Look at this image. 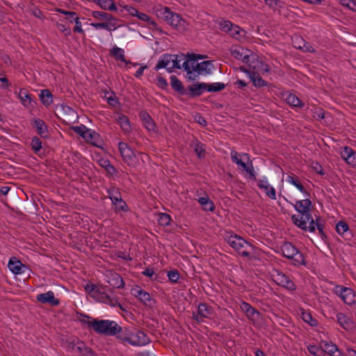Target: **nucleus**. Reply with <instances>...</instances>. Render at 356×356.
Instances as JSON below:
<instances>
[{"mask_svg":"<svg viewBox=\"0 0 356 356\" xmlns=\"http://www.w3.org/2000/svg\"><path fill=\"white\" fill-rule=\"evenodd\" d=\"M118 149L124 163L128 165H135L136 163V156L127 143L120 142L118 143Z\"/></svg>","mask_w":356,"mask_h":356,"instance_id":"nucleus-8","label":"nucleus"},{"mask_svg":"<svg viewBox=\"0 0 356 356\" xmlns=\"http://www.w3.org/2000/svg\"><path fill=\"white\" fill-rule=\"evenodd\" d=\"M90 327L97 334L105 336H118L122 332V327L116 322L109 320L93 318L90 321Z\"/></svg>","mask_w":356,"mask_h":356,"instance_id":"nucleus-1","label":"nucleus"},{"mask_svg":"<svg viewBox=\"0 0 356 356\" xmlns=\"http://www.w3.org/2000/svg\"><path fill=\"white\" fill-rule=\"evenodd\" d=\"M284 257L292 261L295 266L305 265V259L302 253L290 242H285L281 247Z\"/></svg>","mask_w":356,"mask_h":356,"instance_id":"nucleus-4","label":"nucleus"},{"mask_svg":"<svg viewBox=\"0 0 356 356\" xmlns=\"http://www.w3.org/2000/svg\"><path fill=\"white\" fill-rule=\"evenodd\" d=\"M188 95L191 98H195L201 96L206 89V83H199L188 86L186 88Z\"/></svg>","mask_w":356,"mask_h":356,"instance_id":"nucleus-13","label":"nucleus"},{"mask_svg":"<svg viewBox=\"0 0 356 356\" xmlns=\"http://www.w3.org/2000/svg\"><path fill=\"white\" fill-rule=\"evenodd\" d=\"M19 98L21 103L26 107L29 108L31 106V98L26 90L21 89L19 92Z\"/></svg>","mask_w":356,"mask_h":356,"instance_id":"nucleus-37","label":"nucleus"},{"mask_svg":"<svg viewBox=\"0 0 356 356\" xmlns=\"http://www.w3.org/2000/svg\"><path fill=\"white\" fill-rule=\"evenodd\" d=\"M192 145H194V151L199 159H203L205 156L204 145L197 139L194 138L192 140Z\"/></svg>","mask_w":356,"mask_h":356,"instance_id":"nucleus-34","label":"nucleus"},{"mask_svg":"<svg viewBox=\"0 0 356 356\" xmlns=\"http://www.w3.org/2000/svg\"><path fill=\"white\" fill-rule=\"evenodd\" d=\"M156 13L158 17L164 19L176 29L179 30L183 26L181 17L178 14L172 12L168 7H161L156 10Z\"/></svg>","mask_w":356,"mask_h":356,"instance_id":"nucleus-6","label":"nucleus"},{"mask_svg":"<svg viewBox=\"0 0 356 356\" xmlns=\"http://www.w3.org/2000/svg\"><path fill=\"white\" fill-rule=\"evenodd\" d=\"M241 309L245 313L248 318L252 321H257L261 317L260 312L250 305L249 303L243 302L241 305Z\"/></svg>","mask_w":356,"mask_h":356,"instance_id":"nucleus-12","label":"nucleus"},{"mask_svg":"<svg viewBox=\"0 0 356 356\" xmlns=\"http://www.w3.org/2000/svg\"><path fill=\"white\" fill-rule=\"evenodd\" d=\"M108 282L111 286L117 289H122L124 286L123 279L118 273H112Z\"/></svg>","mask_w":356,"mask_h":356,"instance_id":"nucleus-32","label":"nucleus"},{"mask_svg":"<svg viewBox=\"0 0 356 356\" xmlns=\"http://www.w3.org/2000/svg\"><path fill=\"white\" fill-rule=\"evenodd\" d=\"M140 118L143 120L144 126L148 131H155V123L147 112L142 111L140 113Z\"/></svg>","mask_w":356,"mask_h":356,"instance_id":"nucleus-22","label":"nucleus"},{"mask_svg":"<svg viewBox=\"0 0 356 356\" xmlns=\"http://www.w3.org/2000/svg\"><path fill=\"white\" fill-rule=\"evenodd\" d=\"M90 26L96 28V29H104L107 31H112V29H111L109 24H108L107 22H102L99 23H90Z\"/></svg>","mask_w":356,"mask_h":356,"instance_id":"nucleus-58","label":"nucleus"},{"mask_svg":"<svg viewBox=\"0 0 356 356\" xmlns=\"http://www.w3.org/2000/svg\"><path fill=\"white\" fill-rule=\"evenodd\" d=\"M228 243L243 257L250 256L251 251L255 249V246L238 235L229 236L227 238Z\"/></svg>","mask_w":356,"mask_h":356,"instance_id":"nucleus-3","label":"nucleus"},{"mask_svg":"<svg viewBox=\"0 0 356 356\" xmlns=\"http://www.w3.org/2000/svg\"><path fill=\"white\" fill-rule=\"evenodd\" d=\"M73 130L80 135L83 138L87 140L88 129L84 125L76 126L73 127Z\"/></svg>","mask_w":356,"mask_h":356,"instance_id":"nucleus-51","label":"nucleus"},{"mask_svg":"<svg viewBox=\"0 0 356 356\" xmlns=\"http://www.w3.org/2000/svg\"><path fill=\"white\" fill-rule=\"evenodd\" d=\"M244 49L243 48H238L235 49L231 50V55L237 60H241L243 59V56L245 55Z\"/></svg>","mask_w":356,"mask_h":356,"instance_id":"nucleus-54","label":"nucleus"},{"mask_svg":"<svg viewBox=\"0 0 356 356\" xmlns=\"http://www.w3.org/2000/svg\"><path fill=\"white\" fill-rule=\"evenodd\" d=\"M171 218L170 215L165 213H161L159 214L158 222L161 226L165 227L170 224Z\"/></svg>","mask_w":356,"mask_h":356,"instance_id":"nucleus-48","label":"nucleus"},{"mask_svg":"<svg viewBox=\"0 0 356 356\" xmlns=\"http://www.w3.org/2000/svg\"><path fill=\"white\" fill-rule=\"evenodd\" d=\"M117 121L119 123V124L120 125L122 129L124 132L127 133V132H129L131 131V127L129 120L128 117H127L125 115H123V114L119 115V116L117 119Z\"/></svg>","mask_w":356,"mask_h":356,"instance_id":"nucleus-36","label":"nucleus"},{"mask_svg":"<svg viewBox=\"0 0 356 356\" xmlns=\"http://www.w3.org/2000/svg\"><path fill=\"white\" fill-rule=\"evenodd\" d=\"M117 339L134 346H143L150 342V339L144 332L138 330L133 333L127 329H122V332L117 336Z\"/></svg>","mask_w":356,"mask_h":356,"instance_id":"nucleus-2","label":"nucleus"},{"mask_svg":"<svg viewBox=\"0 0 356 356\" xmlns=\"http://www.w3.org/2000/svg\"><path fill=\"white\" fill-rule=\"evenodd\" d=\"M321 348L331 356H341V353L335 343L332 341H321Z\"/></svg>","mask_w":356,"mask_h":356,"instance_id":"nucleus-14","label":"nucleus"},{"mask_svg":"<svg viewBox=\"0 0 356 356\" xmlns=\"http://www.w3.org/2000/svg\"><path fill=\"white\" fill-rule=\"evenodd\" d=\"M90 296L95 300L108 304L112 307H119L124 310L122 305L114 298H111L104 291H100L95 284L90 283Z\"/></svg>","mask_w":356,"mask_h":356,"instance_id":"nucleus-7","label":"nucleus"},{"mask_svg":"<svg viewBox=\"0 0 356 356\" xmlns=\"http://www.w3.org/2000/svg\"><path fill=\"white\" fill-rule=\"evenodd\" d=\"M36 300L42 304H48L51 306H57L60 303L59 300L55 298L54 293L52 291L38 294Z\"/></svg>","mask_w":356,"mask_h":356,"instance_id":"nucleus-11","label":"nucleus"},{"mask_svg":"<svg viewBox=\"0 0 356 356\" xmlns=\"http://www.w3.org/2000/svg\"><path fill=\"white\" fill-rule=\"evenodd\" d=\"M317 228L319 234L321 235V237L323 241H325V240L327 238L326 234H325L323 229H324V224L321 222L320 218H317L315 222V229Z\"/></svg>","mask_w":356,"mask_h":356,"instance_id":"nucleus-49","label":"nucleus"},{"mask_svg":"<svg viewBox=\"0 0 356 356\" xmlns=\"http://www.w3.org/2000/svg\"><path fill=\"white\" fill-rule=\"evenodd\" d=\"M337 322L346 330H352L354 328V323L351 319L343 314V313H338L337 314Z\"/></svg>","mask_w":356,"mask_h":356,"instance_id":"nucleus-17","label":"nucleus"},{"mask_svg":"<svg viewBox=\"0 0 356 356\" xmlns=\"http://www.w3.org/2000/svg\"><path fill=\"white\" fill-rule=\"evenodd\" d=\"M294 207L298 213H307V211H310L312 202L309 199L298 200L294 204Z\"/></svg>","mask_w":356,"mask_h":356,"instance_id":"nucleus-25","label":"nucleus"},{"mask_svg":"<svg viewBox=\"0 0 356 356\" xmlns=\"http://www.w3.org/2000/svg\"><path fill=\"white\" fill-rule=\"evenodd\" d=\"M92 1L105 10L113 11L115 9V3L113 0H92Z\"/></svg>","mask_w":356,"mask_h":356,"instance_id":"nucleus-31","label":"nucleus"},{"mask_svg":"<svg viewBox=\"0 0 356 356\" xmlns=\"http://www.w3.org/2000/svg\"><path fill=\"white\" fill-rule=\"evenodd\" d=\"M104 141L101 136L95 131H90V146H95L104 152Z\"/></svg>","mask_w":356,"mask_h":356,"instance_id":"nucleus-27","label":"nucleus"},{"mask_svg":"<svg viewBox=\"0 0 356 356\" xmlns=\"http://www.w3.org/2000/svg\"><path fill=\"white\" fill-rule=\"evenodd\" d=\"M250 79L252 82L253 85L256 88H261L264 86H268L269 88L273 87V85L268 83L266 81L264 80L257 72H254V74H252Z\"/></svg>","mask_w":356,"mask_h":356,"instance_id":"nucleus-24","label":"nucleus"},{"mask_svg":"<svg viewBox=\"0 0 356 356\" xmlns=\"http://www.w3.org/2000/svg\"><path fill=\"white\" fill-rule=\"evenodd\" d=\"M336 231L344 238L349 237L351 235L348 225L344 221H339L336 225Z\"/></svg>","mask_w":356,"mask_h":356,"instance_id":"nucleus-30","label":"nucleus"},{"mask_svg":"<svg viewBox=\"0 0 356 356\" xmlns=\"http://www.w3.org/2000/svg\"><path fill=\"white\" fill-rule=\"evenodd\" d=\"M34 124L36 129L37 134L42 138H49V133L47 131V127L44 122L41 119H35Z\"/></svg>","mask_w":356,"mask_h":356,"instance_id":"nucleus-20","label":"nucleus"},{"mask_svg":"<svg viewBox=\"0 0 356 356\" xmlns=\"http://www.w3.org/2000/svg\"><path fill=\"white\" fill-rule=\"evenodd\" d=\"M301 317L305 323H308L312 327L317 326L318 321L312 317L310 312L302 309Z\"/></svg>","mask_w":356,"mask_h":356,"instance_id":"nucleus-38","label":"nucleus"},{"mask_svg":"<svg viewBox=\"0 0 356 356\" xmlns=\"http://www.w3.org/2000/svg\"><path fill=\"white\" fill-rule=\"evenodd\" d=\"M213 67V60H206L197 63L194 68H192L193 72H196L199 74L211 73V69Z\"/></svg>","mask_w":356,"mask_h":356,"instance_id":"nucleus-16","label":"nucleus"},{"mask_svg":"<svg viewBox=\"0 0 356 356\" xmlns=\"http://www.w3.org/2000/svg\"><path fill=\"white\" fill-rule=\"evenodd\" d=\"M257 56L255 54H245L243 56L242 61L246 63L250 68H252L253 70H255V65H253L254 60L257 59Z\"/></svg>","mask_w":356,"mask_h":356,"instance_id":"nucleus-47","label":"nucleus"},{"mask_svg":"<svg viewBox=\"0 0 356 356\" xmlns=\"http://www.w3.org/2000/svg\"><path fill=\"white\" fill-rule=\"evenodd\" d=\"M108 196L112 202L117 205L119 203V207L122 210H124V207L127 206L124 201L122 200L121 193L117 188H111L108 191Z\"/></svg>","mask_w":356,"mask_h":356,"instance_id":"nucleus-15","label":"nucleus"},{"mask_svg":"<svg viewBox=\"0 0 356 356\" xmlns=\"http://www.w3.org/2000/svg\"><path fill=\"white\" fill-rule=\"evenodd\" d=\"M168 277L172 283H177L179 278V273L177 270H170L168 272Z\"/></svg>","mask_w":356,"mask_h":356,"instance_id":"nucleus-56","label":"nucleus"},{"mask_svg":"<svg viewBox=\"0 0 356 356\" xmlns=\"http://www.w3.org/2000/svg\"><path fill=\"white\" fill-rule=\"evenodd\" d=\"M266 4L274 10L279 8H283V3L280 0H264Z\"/></svg>","mask_w":356,"mask_h":356,"instance_id":"nucleus-52","label":"nucleus"},{"mask_svg":"<svg viewBox=\"0 0 356 356\" xmlns=\"http://www.w3.org/2000/svg\"><path fill=\"white\" fill-rule=\"evenodd\" d=\"M170 85L173 90L178 94L183 95L187 93V90L184 88L182 82L175 75L170 76Z\"/></svg>","mask_w":356,"mask_h":356,"instance_id":"nucleus-18","label":"nucleus"},{"mask_svg":"<svg viewBox=\"0 0 356 356\" xmlns=\"http://www.w3.org/2000/svg\"><path fill=\"white\" fill-rule=\"evenodd\" d=\"M113 11H115L117 15H118L119 16H125L127 15L126 13V11H127V6H120L119 8H118L116 6H115V9H113Z\"/></svg>","mask_w":356,"mask_h":356,"instance_id":"nucleus-63","label":"nucleus"},{"mask_svg":"<svg viewBox=\"0 0 356 356\" xmlns=\"http://www.w3.org/2000/svg\"><path fill=\"white\" fill-rule=\"evenodd\" d=\"M212 312L211 307L205 303H200L198 305L197 312H193L192 318L197 322H202L204 318H208Z\"/></svg>","mask_w":356,"mask_h":356,"instance_id":"nucleus-10","label":"nucleus"},{"mask_svg":"<svg viewBox=\"0 0 356 356\" xmlns=\"http://www.w3.org/2000/svg\"><path fill=\"white\" fill-rule=\"evenodd\" d=\"M104 97L107 99L108 104L113 107L119 104L118 99L113 92H106Z\"/></svg>","mask_w":356,"mask_h":356,"instance_id":"nucleus-44","label":"nucleus"},{"mask_svg":"<svg viewBox=\"0 0 356 356\" xmlns=\"http://www.w3.org/2000/svg\"><path fill=\"white\" fill-rule=\"evenodd\" d=\"M226 85L223 83L216 82L213 83H207L206 89L208 92H216L224 90Z\"/></svg>","mask_w":356,"mask_h":356,"instance_id":"nucleus-40","label":"nucleus"},{"mask_svg":"<svg viewBox=\"0 0 356 356\" xmlns=\"http://www.w3.org/2000/svg\"><path fill=\"white\" fill-rule=\"evenodd\" d=\"M31 147L35 152H38L42 148V141L37 137L34 136L31 140Z\"/></svg>","mask_w":356,"mask_h":356,"instance_id":"nucleus-50","label":"nucleus"},{"mask_svg":"<svg viewBox=\"0 0 356 356\" xmlns=\"http://www.w3.org/2000/svg\"><path fill=\"white\" fill-rule=\"evenodd\" d=\"M257 186L259 188L264 190L266 195L270 199H276L275 190L268 184L267 181L259 179L257 181Z\"/></svg>","mask_w":356,"mask_h":356,"instance_id":"nucleus-19","label":"nucleus"},{"mask_svg":"<svg viewBox=\"0 0 356 356\" xmlns=\"http://www.w3.org/2000/svg\"><path fill=\"white\" fill-rule=\"evenodd\" d=\"M257 56L255 54H245L243 56L242 61L246 63L250 68H252L253 70H255V65H253L254 60L257 59Z\"/></svg>","mask_w":356,"mask_h":356,"instance_id":"nucleus-46","label":"nucleus"},{"mask_svg":"<svg viewBox=\"0 0 356 356\" xmlns=\"http://www.w3.org/2000/svg\"><path fill=\"white\" fill-rule=\"evenodd\" d=\"M111 54L115 58L116 60H120L121 61L126 63V66L129 67L128 65H132L133 66H136L138 63H133L131 60H126L124 55V50L119 47H113L111 51Z\"/></svg>","mask_w":356,"mask_h":356,"instance_id":"nucleus-23","label":"nucleus"},{"mask_svg":"<svg viewBox=\"0 0 356 356\" xmlns=\"http://www.w3.org/2000/svg\"><path fill=\"white\" fill-rule=\"evenodd\" d=\"M52 95L51 92L47 90H42L41 91L40 98L42 102L45 105H49L52 102L51 99Z\"/></svg>","mask_w":356,"mask_h":356,"instance_id":"nucleus-45","label":"nucleus"},{"mask_svg":"<svg viewBox=\"0 0 356 356\" xmlns=\"http://www.w3.org/2000/svg\"><path fill=\"white\" fill-rule=\"evenodd\" d=\"M239 156L240 155L237 152L234 150L231 152V158L232 161L244 170L248 168V163L242 161L241 159H239Z\"/></svg>","mask_w":356,"mask_h":356,"instance_id":"nucleus-43","label":"nucleus"},{"mask_svg":"<svg viewBox=\"0 0 356 356\" xmlns=\"http://www.w3.org/2000/svg\"><path fill=\"white\" fill-rule=\"evenodd\" d=\"M232 26V23L229 21H223L220 24V29L221 31L227 32L228 33H229Z\"/></svg>","mask_w":356,"mask_h":356,"instance_id":"nucleus-60","label":"nucleus"},{"mask_svg":"<svg viewBox=\"0 0 356 356\" xmlns=\"http://www.w3.org/2000/svg\"><path fill=\"white\" fill-rule=\"evenodd\" d=\"M157 86L163 89V90H166L168 88V83H167V81L166 79L161 76H159L157 77Z\"/></svg>","mask_w":356,"mask_h":356,"instance_id":"nucleus-61","label":"nucleus"},{"mask_svg":"<svg viewBox=\"0 0 356 356\" xmlns=\"http://www.w3.org/2000/svg\"><path fill=\"white\" fill-rule=\"evenodd\" d=\"M139 300L143 305L149 307H153L156 303L155 300L151 298L150 294L144 290L140 292Z\"/></svg>","mask_w":356,"mask_h":356,"instance_id":"nucleus-35","label":"nucleus"},{"mask_svg":"<svg viewBox=\"0 0 356 356\" xmlns=\"http://www.w3.org/2000/svg\"><path fill=\"white\" fill-rule=\"evenodd\" d=\"M198 202L205 211H213L215 209L213 202L209 200L208 196L200 197Z\"/></svg>","mask_w":356,"mask_h":356,"instance_id":"nucleus-39","label":"nucleus"},{"mask_svg":"<svg viewBox=\"0 0 356 356\" xmlns=\"http://www.w3.org/2000/svg\"><path fill=\"white\" fill-rule=\"evenodd\" d=\"M175 56V55L173 54H163L155 66L154 70L157 71L161 68L167 67V66L171 63V60H172V58Z\"/></svg>","mask_w":356,"mask_h":356,"instance_id":"nucleus-29","label":"nucleus"},{"mask_svg":"<svg viewBox=\"0 0 356 356\" xmlns=\"http://www.w3.org/2000/svg\"><path fill=\"white\" fill-rule=\"evenodd\" d=\"M111 19L108 20V24H109L111 29H112V30H115L116 29L119 28L121 25L119 24V22L120 20L118 19L117 18H115V17H113L112 15H111Z\"/></svg>","mask_w":356,"mask_h":356,"instance_id":"nucleus-59","label":"nucleus"},{"mask_svg":"<svg viewBox=\"0 0 356 356\" xmlns=\"http://www.w3.org/2000/svg\"><path fill=\"white\" fill-rule=\"evenodd\" d=\"M137 17L141 21L149 23V24L152 26V27H149L150 29H152L153 30L159 29V28L157 26L158 24L154 21L152 20L151 18L147 14L139 12Z\"/></svg>","mask_w":356,"mask_h":356,"instance_id":"nucleus-41","label":"nucleus"},{"mask_svg":"<svg viewBox=\"0 0 356 356\" xmlns=\"http://www.w3.org/2000/svg\"><path fill=\"white\" fill-rule=\"evenodd\" d=\"M63 110L65 111V115L63 120L67 123L71 124L74 123L78 118L77 113L75 112L74 110L71 108L69 106L63 107Z\"/></svg>","mask_w":356,"mask_h":356,"instance_id":"nucleus-28","label":"nucleus"},{"mask_svg":"<svg viewBox=\"0 0 356 356\" xmlns=\"http://www.w3.org/2000/svg\"><path fill=\"white\" fill-rule=\"evenodd\" d=\"M286 102L291 106L302 108L305 104L295 95L289 94L286 97Z\"/></svg>","mask_w":356,"mask_h":356,"instance_id":"nucleus-33","label":"nucleus"},{"mask_svg":"<svg viewBox=\"0 0 356 356\" xmlns=\"http://www.w3.org/2000/svg\"><path fill=\"white\" fill-rule=\"evenodd\" d=\"M142 274L149 277L151 280H156L158 277V275H155L154 269L152 268H146L145 270L142 272Z\"/></svg>","mask_w":356,"mask_h":356,"instance_id":"nucleus-57","label":"nucleus"},{"mask_svg":"<svg viewBox=\"0 0 356 356\" xmlns=\"http://www.w3.org/2000/svg\"><path fill=\"white\" fill-rule=\"evenodd\" d=\"M293 223L304 231L315 232V222L310 211L307 213H299L298 215L291 216Z\"/></svg>","mask_w":356,"mask_h":356,"instance_id":"nucleus-5","label":"nucleus"},{"mask_svg":"<svg viewBox=\"0 0 356 356\" xmlns=\"http://www.w3.org/2000/svg\"><path fill=\"white\" fill-rule=\"evenodd\" d=\"M242 29L237 25L232 24V26L229 32V34L234 38H236L237 35H240V32Z\"/></svg>","mask_w":356,"mask_h":356,"instance_id":"nucleus-62","label":"nucleus"},{"mask_svg":"<svg viewBox=\"0 0 356 356\" xmlns=\"http://www.w3.org/2000/svg\"><path fill=\"white\" fill-rule=\"evenodd\" d=\"M353 154V149L350 147H344L343 150L341 152V156L346 161Z\"/></svg>","mask_w":356,"mask_h":356,"instance_id":"nucleus-55","label":"nucleus"},{"mask_svg":"<svg viewBox=\"0 0 356 356\" xmlns=\"http://www.w3.org/2000/svg\"><path fill=\"white\" fill-rule=\"evenodd\" d=\"M22 262L15 257L10 258L8 264L9 270L15 275H19L23 273L22 270Z\"/></svg>","mask_w":356,"mask_h":356,"instance_id":"nucleus-26","label":"nucleus"},{"mask_svg":"<svg viewBox=\"0 0 356 356\" xmlns=\"http://www.w3.org/2000/svg\"><path fill=\"white\" fill-rule=\"evenodd\" d=\"M92 15L102 22H108V20L112 19L111 14L102 11H92Z\"/></svg>","mask_w":356,"mask_h":356,"instance_id":"nucleus-42","label":"nucleus"},{"mask_svg":"<svg viewBox=\"0 0 356 356\" xmlns=\"http://www.w3.org/2000/svg\"><path fill=\"white\" fill-rule=\"evenodd\" d=\"M143 289L138 285L135 286L131 289V293L136 298H138L140 296V292H143Z\"/></svg>","mask_w":356,"mask_h":356,"instance_id":"nucleus-64","label":"nucleus"},{"mask_svg":"<svg viewBox=\"0 0 356 356\" xmlns=\"http://www.w3.org/2000/svg\"><path fill=\"white\" fill-rule=\"evenodd\" d=\"M340 3L351 10L356 11V1L355 0H340Z\"/></svg>","mask_w":356,"mask_h":356,"instance_id":"nucleus-53","label":"nucleus"},{"mask_svg":"<svg viewBox=\"0 0 356 356\" xmlns=\"http://www.w3.org/2000/svg\"><path fill=\"white\" fill-rule=\"evenodd\" d=\"M279 284L283 287L286 288L289 290H296V284L294 282L286 275L283 273H279L277 277Z\"/></svg>","mask_w":356,"mask_h":356,"instance_id":"nucleus-21","label":"nucleus"},{"mask_svg":"<svg viewBox=\"0 0 356 356\" xmlns=\"http://www.w3.org/2000/svg\"><path fill=\"white\" fill-rule=\"evenodd\" d=\"M334 292L343 300L344 303L348 305L356 303L355 293L350 288L338 285L335 287Z\"/></svg>","mask_w":356,"mask_h":356,"instance_id":"nucleus-9","label":"nucleus"}]
</instances>
